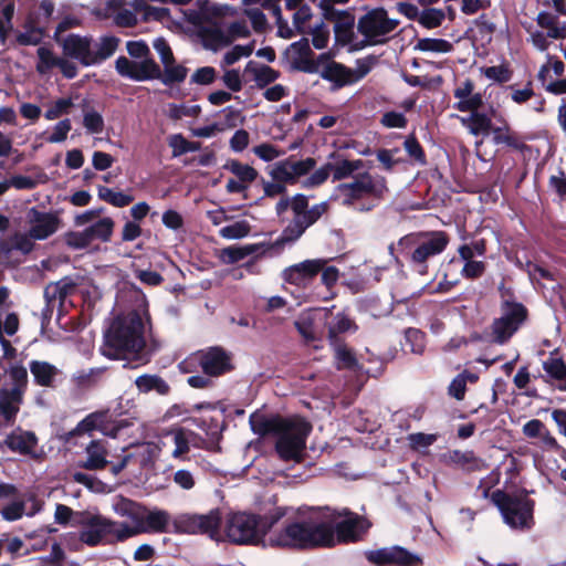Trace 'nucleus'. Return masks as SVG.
<instances>
[{
  "instance_id": "f257e3e1",
  "label": "nucleus",
  "mask_w": 566,
  "mask_h": 566,
  "mask_svg": "<svg viewBox=\"0 0 566 566\" xmlns=\"http://www.w3.org/2000/svg\"><path fill=\"white\" fill-rule=\"evenodd\" d=\"M251 429L261 437H276L275 451L284 461H301L306 439L312 431L310 422L301 418H285L280 415H251Z\"/></svg>"
},
{
  "instance_id": "f03ea898",
  "label": "nucleus",
  "mask_w": 566,
  "mask_h": 566,
  "mask_svg": "<svg viewBox=\"0 0 566 566\" xmlns=\"http://www.w3.org/2000/svg\"><path fill=\"white\" fill-rule=\"evenodd\" d=\"M450 242V235L442 230L412 232L403 235L397 245L390 244L389 253L398 266L405 263L417 274L427 275L429 263L444 252Z\"/></svg>"
},
{
  "instance_id": "7ed1b4c3",
  "label": "nucleus",
  "mask_w": 566,
  "mask_h": 566,
  "mask_svg": "<svg viewBox=\"0 0 566 566\" xmlns=\"http://www.w3.org/2000/svg\"><path fill=\"white\" fill-rule=\"evenodd\" d=\"M334 534L328 522L286 520L280 530H271L268 545L272 548L311 551L333 547Z\"/></svg>"
},
{
  "instance_id": "20e7f679",
  "label": "nucleus",
  "mask_w": 566,
  "mask_h": 566,
  "mask_svg": "<svg viewBox=\"0 0 566 566\" xmlns=\"http://www.w3.org/2000/svg\"><path fill=\"white\" fill-rule=\"evenodd\" d=\"M286 507L276 506L264 514L237 512L226 520L224 535L234 545L269 547L271 530L285 517Z\"/></svg>"
},
{
  "instance_id": "39448f33",
  "label": "nucleus",
  "mask_w": 566,
  "mask_h": 566,
  "mask_svg": "<svg viewBox=\"0 0 566 566\" xmlns=\"http://www.w3.org/2000/svg\"><path fill=\"white\" fill-rule=\"evenodd\" d=\"M144 322L136 311L116 316L104 334L102 354L109 359H124L137 355L146 346Z\"/></svg>"
},
{
  "instance_id": "423d86ee",
  "label": "nucleus",
  "mask_w": 566,
  "mask_h": 566,
  "mask_svg": "<svg viewBox=\"0 0 566 566\" xmlns=\"http://www.w3.org/2000/svg\"><path fill=\"white\" fill-rule=\"evenodd\" d=\"M336 189L343 198V206L359 211L373 210L389 191L385 177L373 176L367 171L355 175L350 182H342Z\"/></svg>"
},
{
  "instance_id": "0eeeda50",
  "label": "nucleus",
  "mask_w": 566,
  "mask_h": 566,
  "mask_svg": "<svg viewBox=\"0 0 566 566\" xmlns=\"http://www.w3.org/2000/svg\"><path fill=\"white\" fill-rule=\"evenodd\" d=\"M115 70L123 77L136 82L158 80L168 87L182 83L188 75V69L176 62L161 69L155 60L133 61L124 55L116 59Z\"/></svg>"
},
{
  "instance_id": "6e6552de",
  "label": "nucleus",
  "mask_w": 566,
  "mask_h": 566,
  "mask_svg": "<svg viewBox=\"0 0 566 566\" xmlns=\"http://www.w3.org/2000/svg\"><path fill=\"white\" fill-rule=\"evenodd\" d=\"M119 42V38L115 35H104L99 39L97 50L94 51L91 36L71 33L63 36L57 43L61 45L65 57L76 60L83 66H91L111 57L117 50Z\"/></svg>"
},
{
  "instance_id": "1a4fd4ad",
  "label": "nucleus",
  "mask_w": 566,
  "mask_h": 566,
  "mask_svg": "<svg viewBox=\"0 0 566 566\" xmlns=\"http://www.w3.org/2000/svg\"><path fill=\"white\" fill-rule=\"evenodd\" d=\"M534 491L521 489L516 493L495 490L491 501L501 512L504 522L514 530H531L534 525L535 501L530 499Z\"/></svg>"
},
{
  "instance_id": "9d476101",
  "label": "nucleus",
  "mask_w": 566,
  "mask_h": 566,
  "mask_svg": "<svg viewBox=\"0 0 566 566\" xmlns=\"http://www.w3.org/2000/svg\"><path fill=\"white\" fill-rule=\"evenodd\" d=\"M75 523L83 526L78 539L90 547L125 542V539L117 538L120 531L118 522L108 520L101 514L80 513L76 515Z\"/></svg>"
},
{
  "instance_id": "9b49d317",
  "label": "nucleus",
  "mask_w": 566,
  "mask_h": 566,
  "mask_svg": "<svg viewBox=\"0 0 566 566\" xmlns=\"http://www.w3.org/2000/svg\"><path fill=\"white\" fill-rule=\"evenodd\" d=\"M527 318L528 310L523 303L500 304V317L491 324L492 342L499 345L509 343Z\"/></svg>"
},
{
  "instance_id": "f8f14e48",
  "label": "nucleus",
  "mask_w": 566,
  "mask_h": 566,
  "mask_svg": "<svg viewBox=\"0 0 566 566\" xmlns=\"http://www.w3.org/2000/svg\"><path fill=\"white\" fill-rule=\"evenodd\" d=\"M222 522L220 509L210 510L207 514H181L174 521L177 533L201 534L212 539L219 536Z\"/></svg>"
},
{
  "instance_id": "ddd939ff",
  "label": "nucleus",
  "mask_w": 566,
  "mask_h": 566,
  "mask_svg": "<svg viewBox=\"0 0 566 566\" xmlns=\"http://www.w3.org/2000/svg\"><path fill=\"white\" fill-rule=\"evenodd\" d=\"M196 357L202 373L208 377H220L235 368L232 353L219 345L198 350Z\"/></svg>"
},
{
  "instance_id": "4468645a",
  "label": "nucleus",
  "mask_w": 566,
  "mask_h": 566,
  "mask_svg": "<svg viewBox=\"0 0 566 566\" xmlns=\"http://www.w3.org/2000/svg\"><path fill=\"white\" fill-rule=\"evenodd\" d=\"M333 520L344 516L345 518L335 526L332 525V532L334 534L333 547L336 544H347V543H356L361 538V534H364L368 524H366V520L349 511L348 509H343L342 511H334L331 515Z\"/></svg>"
},
{
  "instance_id": "2eb2a0df",
  "label": "nucleus",
  "mask_w": 566,
  "mask_h": 566,
  "mask_svg": "<svg viewBox=\"0 0 566 566\" xmlns=\"http://www.w3.org/2000/svg\"><path fill=\"white\" fill-rule=\"evenodd\" d=\"M369 562L380 566H422L419 555L410 553L401 546L380 548L368 553Z\"/></svg>"
},
{
  "instance_id": "dca6fc26",
  "label": "nucleus",
  "mask_w": 566,
  "mask_h": 566,
  "mask_svg": "<svg viewBox=\"0 0 566 566\" xmlns=\"http://www.w3.org/2000/svg\"><path fill=\"white\" fill-rule=\"evenodd\" d=\"M27 220L30 224L29 237L34 240L48 239L61 224V219L55 212L40 211L36 207L29 209Z\"/></svg>"
},
{
  "instance_id": "f3484780",
  "label": "nucleus",
  "mask_w": 566,
  "mask_h": 566,
  "mask_svg": "<svg viewBox=\"0 0 566 566\" xmlns=\"http://www.w3.org/2000/svg\"><path fill=\"white\" fill-rule=\"evenodd\" d=\"M325 264L326 261L323 259L305 260L284 269L282 279L289 284L306 287L318 275Z\"/></svg>"
},
{
  "instance_id": "a211bd4d",
  "label": "nucleus",
  "mask_w": 566,
  "mask_h": 566,
  "mask_svg": "<svg viewBox=\"0 0 566 566\" xmlns=\"http://www.w3.org/2000/svg\"><path fill=\"white\" fill-rule=\"evenodd\" d=\"M146 507L132 501V500H125L119 509V513L124 516L129 517L134 522V526L128 525L124 522H118V539H128L133 536H136L138 534L145 533V528L142 527Z\"/></svg>"
},
{
  "instance_id": "6ab92c4d",
  "label": "nucleus",
  "mask_w": 566,
  "mask_h": 566,
  "mask_svg": "<svg viewBox=\"0 0 566 566\" xmlns=\"http://www.w3.org/2000/svg\"><path fill=\"white\" fill-rule=\"evenodd\" d=\"M23 401L24 397L15 390L0 388V422L13 426Z\"/></svg>"
},
{
  "instance_id": "aec40b11",
  "label": "nucleus",
  "mask_w": 566,
  "mask_h": 566,
  "mask_svg": "<svg viewBox=\"0 0 566 566\" xmlns=\"http://www.w3.org/2000/svg\"><path fill=\"white\" fill-rule=\"evenodd\" d=\"M322 78L333 83V90H339L355 83L353 70L342 63L331 61L321 72Z\"/></svg>"
},
{
  "instance_id": "412c9836",
  "label": "nucleus",
  "mask_w": 566,
  "mask_h": 566,
  "mask_svg": "<svg viewBox=\"0 0 566 566\" xmlns=\"http://www.w3.org/2000/svg\"><path fill=\"white\" fill-rule=\"evenodd\" d=\"M29 368L35 385L48 388L54 387L55 378L60 374L56 366L49 361L34 359L29 363Z\"/></svg>"
},
{
  "instance_id": "4be33fe9",
  "label": "nucleus",
  "mask_w": 566,
  "mask_h": 566,
  "mask_svg": "<svg viewBox=\"0 0 566 566\" xmlns=\"http://www.w3.org/2000/svg\"><path fill=\"white\" fill-rule=\"evenodd\" d=\"M492 140L495 145H505L514 150L524 151L527 145L522 140L521 136L511 129L510 125L504 122L503 126L494 127L492 125Z\"/></svg>"
},
{
  "instance_id": "5701e85b",
  "label": "nucleus",
  "mask_w": 566,
  "mask_h": 566,
  "mask_svg": "<svg viewBox=\"0 0 566 566\" xmlns=\"http://www.w3.org/2000/svg\"><path fill=\"white\" fill-rule=\"evenodd\" d=\"M86 460L78 463L80 468L102 470L108 464L106 460L107 451L101 441L92 440L86 447Z\"/></svg>"
},
{
  "instance_id": "b1692460",
  "label": "nucleus",
  "mask_w": 566,
  "mask_h": 566,
  "mask_svg": "<svg viewBox=\"0 0 566 566\" xmlns=\"http://www.w3.org/2000/svg\"><path fill=\"white\" fill-rule=\"evenodd\" d=\"M135 386L140 394L155 391L160 396H167L171 388L169 384L159 375L144 374L135 379Z\"/></svg>"
},
{
  "instance_id": "393cba45",
  "label": "nucleus",
  "mask_w": 566,
  "mask_h": 566,
  "mask_svg": "<svg viewBox=\"0 0 566 566\" xmlns=\"http://www.w3.org/2000/svg\"><path fill=\"white\" fill-rule=\"evenodd\" d=\"M543 369L559 390L566 391V364L562 357H556V350L543 361Z\"/></svg>"
},
{
  "instance_id": "a878e982",
  "label": "nucleus",
  "mask_w": 566,
  "mask_h": 566,
  "mask_svg": "<svg viewBox=\"0 0 566 566\" xmlns=\"http://www.w3.org/2000/svg\"><path fill=\"white\" fill-rule=\"evenodd\" d=\"M4 443L11 451L28 455L31 454L36 447L38 438L32 431H23L20 434H9Z\"/></svg>"
},
{
  "instance_id": "bb28decb",
  "label": "nucleus",
  "mask_w": 566,
  "mask_h": 566,
  "mask_svg": "<svg viewBox=\"0 0 566 566\" xmlns=\"http://www.w3.org/2000/svg\"><path fill=\"white\" fill-rule=\"evenodd\" d=\"M460 123L473 136H488L492 129V119L486 113H472L467 117H459Z\"/></svg>"
},
{
  "instance_id": "cd10ccee",
  "label": "nucleus",
  "mask_w": 566,
  "mask_h": 566,
  "mask_svg": "<svg viewBox=\"0 0 566 566\" xmlns=\"http://www.w3.org/2000/svg\"><path fill=\"white\" fill-rule=\"evenodd\" d=\"M381 14L382 8H377L360 17L357 24L358 32L367 39L381 36Z\"/></svg>"
},
{
  "instance_id": "c85d7f7f",
  "label": "nucleus",
  "mask_w": 566,
  "mask_h": 566,
  "mask_svg": "<svg viewBox=\"0 0 566 566\" xmlns=\"http://www.w3.org/2000/svg\"><path fill=\"white\" fill-rule=\"evenodd\" d=\"M23 28L24 32L19 33L17 36V42L20 45H38L42 42L45 35V28L39 25L36 18L29 14Z\"/></svg>"
},
{
  "instance_id": "c756f323",
  "label": "nucleus",
  "mask_w": 566,
  "mask_h": 566,
  "mask_svg": "<svg viewBox=\"0 0 566 566\" xmlns=\"http://www.w3.org/2000/svg\"><path fill=\"white\" fill-rule=\"evenodd\" d=\"M358 329L357 324L345 313H337L328 325L327 337L331 344L339 342V335L348 332L355 333Z\"/></svg>"
},
{
  "instance_id": "7c9ffc66",
  "label": "nucleus",
  "mask_w": 566,
  "mask_h": 566,
  "mask_svg": "<svg viewBox=\"0 0 566 566\" xmlns=\"http://www.w3.org/2000/svg\"><path fill=\"white\" fill-rule=\"evenodd\" d=\"M245 71L253 74L256 87L260 90L265 88L280 77L279 71L265 64L256 66L253 61L247 64Z\"/></svg>"
},
{
  "instance_id": "2f4dec72",
  "label": "nucleus",
  "mask_w": 566,
  "mask_h": 566,
  "mask_svg": "<svg viewBox=\"0 0 566 566\" xmlns=\"http://www.w3.org/2000/svg\"><path fill=\"white\" fill-rule=\"evenodd\" d=\"M262 247L263 244L256 243L245 244L242 247H228L221 250L220 260L224 264H235L245 259L247 256L256 253Z\"/></svg>"
},
{
  "instance_id": "473e14b6",
  "label": "nucleus",
  "mask_w": 566,
  "mask_h": 566,
  "mask_svg": "<svg viewBox=\"0 0 566 566\" xmlns=\"http://www.w3.org/2000/svg\"><path fill=\"white\" fill-rule=\"evenodd\" d=\"M169 513L164 510H146L142 527L145 533H164L169 523Z\"/></svg>"
},
{
  "instance_id": "72a5a7b5",
  "label": "nucleus",
  "mask_w": 566,
  "mask_h": 566,
  "mask_svg": "<svg viewBox=\"0 0 566 566\" xmlns=\"http://www.w3.org/2000/svg\"><path fill=\"white\" fill-rule=\"evenodd\" d=\"M107 421V411H96L87 415L81 420L75 429L71 432L72 436H80L82 433L91 432L93 430H106L105 423Z\"/></svg>"
},
{
  "instance_id": "f704fd0d",
  "label": "nucleus",
  "mask_w": 566,
  "mask_h": 566,
  "mask_svg": "<svg viewBox=\"0 0 566 566\" xmlns=\"http://www.w3.org/2000/svg\"><path fill=\"white\" fill-rule=\"evenodd\" d=\"M202 44L206 49L217 51L220 46L231 44V38L227 35L220 28H203L200 31Z\"/></svg>"
},
{
  "instance_id": "c9c22d12",
  "label": "nucleus",
  "mask_w": 566,
  "mask_h": 566,
  "mask_svg": "<svg viewBox=\"0 0 566 566\" xmlns=\"http://www.w3.org/2000/svg\"><path fill=\"white\" fill-rule=\"evenodd\" d=\"M81 108L83 111V126L86 130L91 134H101L104 129L103 116L90 106L87 99L82 101Z\"/></svg>"
},
{
  "instance_id": "e433bc0d",
  "label": "nucleus",
  "mask_w": 566,
  "mask_h": 566,
  "mask_svg": "<svg viewBox=\"0 0 566 566\" xmlns=\"http://www.w3.org/2000/svg\"><path fill=\"white\" fill-rule=\"evenodd\" d=\"M450 460L468 472H475L482 469V460L472 450H454L450 453Z\"/></svg>"
},
{
  "instance_id": "4c0bfd02",
  "label": "nucleus",
  "mask_w": 566,
  "mask_h": 566,
  "mask_svg": "<svg viewBox=\"0 0 566 566\" xmlns=\"http://www.w3.org/2000/svg\"><path fill=\"white\" fill-rule=\"evenodd\" d=\"M355 17L346 12L339 20L335 22L334 33L336 42L346 45L354 39Z\"/></svg>"
},
{
  "instance_id": "58836bf2",
  "label": "nucleus",
  "mask_w": 566,
  "mask_h": 566,
  "mask_svg": "<svg viewBox=\"0 0 566 566\" xmlns=\"http://www.w3.org/2000/svg\"><path fill=\"white\" fill-rule=\"evenodd\" d=\"M192 422L212 440H219L226 427L224 421L218 417L193 418Z\"/></svg>"
},
{
  "instance_id": "ea45409f",
  "label": "nucleus",
  "mask_w": 566,
  "mask_h": 566,
  "mask_svg": "<svg viewBox=\"0 0 566 566\" xmlns=\"http://www.w3.org/2000/svg\"><path fill=\"white\" fill-rule=\"evenodd\" d=\"M114 221L109 217H105L96 221L94 224L87 227V232L92 242L94 240H101L102 242H108L114 231Z\"/></svg>"
},
{
  "instance_id": "a19ab883",
  "label": "nucleus",
  "mask_w": 566,
  "mask_h": 566,
  "mask_svg": "<svg viewBox=\"0 0 566 566\" xmlns=\"http://www.w3.org/2000/svg\"><path fill=\"white\" fill-rule=\"evenodd\" d=\"M8 374L12 382V387L8 388V390H15V392L24 397L29 382L27 368L21 364H15L10 366Z\"/></svg>"
},
{
  "instance_id": "79ce46f5",
  "label": "nucleus",
  "mask_w": 566,
  "mask_h": 566,
  "mask_svg": "<svg viewBox=\"0 0 566 566\" xmlns=\"http://www.w3.org/2000/svg\"><path fill=\"white\" fill-rule=\"evenodd\" d=\"M224 169L231 171L243 184H251L258 178V171L253 167L242 164L237 159H230L224 166Z\"/></svg>"
},
{
  "instance_id": "37998d69",
  "label": "nucleus",
  "mask_w": 566,
  "mask_h": 566,
  "mask_svg": "<svg viewBox=\"0 0 566 566\" xmlns=\"http://www.w3.org/2000/svg\"><path fill=\"white\" fill-rule=\"evenodd\" d=\"M453 45L444 39L422 38L415 45V50L422 52L448 53L452 51Z\"/></svg>"
},
{
  "instance_id": "c03bdc74",
  "label": "nucleus",
  "mask_w": 566,
  "mask_h": 566,
  "mask_svg": "<svg viewBox=\"0 0 566 566\" xmlns=\"http://www.w3.org/2000/svg\"><path fill=\"white\" fill-rule=\"evenodd\" d=\"M14 0H0V38L4 41L12 30Z\"/></svg>"
},
{
  "instance_id": "a18cd8bd",
  "label": "nucleus",
  "mask_w": 566,
  "mask_h": 566,
  "mask_svg": "<svg viewBox=\"0 0 566 566\" xmlns=\"http://www.w3.org/2000/svg\"><path fill=\"white\" fill-rule=\"evenodd\" d=\"M305 231L306 228L303 223L294 217L293 220L283 229L281 235L276 240V244L283 245L286 243H293L298 240Z\"/></svg>"
},
{
  "instance_id": "49530a36",
  "label": "nucleus",
  "mask_w": 566,
  "mask_h": 566,
  "mask_svg": "<svg viewBox=\"0 0 566 566\" xmlns=\"http://www.w3.org/2000/svg\"><path fill=\"white\" fill-rule=\"evenodd\" d=\"M446 19V12L437 8H424L418 18L419 24L426 29L439 28Z\"/></svg>"
},
{
  "instance_id": "de8ad7c7",
  "label": "nucleus",
  "mask_w": 566,
  "mask_h": 566,
  "mask_svg": "<svg viewBox=\"0 0 566 566\" xmlns=\"http://www.w3.org/2000/svg\"><path fill=\"white\" fill-rule=\"evenodd\" d=\"M335 345V358L337 360L336 368L340 369H354L358 361L355 354L345 344L337 343Z\"/></svg>"
},
{
  "instance_id": "09e8293b",
  "label": "nucleus",
  "mask_w": 566,
  "mask_h": 566,
  "mask_svg": "<svg viewBox=\"0 0 566 566\" xmlns=\"http://www.w3.org/2000/svg\"><path fill=\"white\" fill-rule=\"evenodd\" d=\"M313 56L314 55H308L294 59L292 63L293 69L310 74L317 73L319 63L325 62L329 59V55L327 53L319 54L317 60H314Z\"/></svg>"
},
{
  "instance_id": "8fccbe9b",
  "label": "nucleus",
  "mask_w": 566,
  "mask_h": 566,
  "mask_svg": "<svg viewBox=\"0 0 566 566\" xmlns=\"http://www.w3.org/2000/svg\"><path fill=\"white\" fill-rule=\"evenodd\" d=\"M134 7L136 11H144V21L155 20L163 22L170 17L168 8L153 7L145 3L143 0L136 1Z\"/></svg>"
},
{
  "instance_id": "3c124183",
  "label": "nucleus",
  "mask_w": 566,
  "mask_h": 566,
  "mask_svg": "<svg viewBox=\"0 0 566 566\" xmlns=\"http://www.w3.org/2000/svg\"><path fill=\"white\" fill-rule=\"evenodd\" d=\"M36 54H38V63H36L38 73L46 74L53 67H57L60 57L55 56L54 53L50 49H48L45 46H40L36 51Z\"/></svg>"
},
{
  "instance_id": "603ef678",
  "label": "nucleus",
  "mask_w": 566,
  "mask_h": 566,
  "mask_svg": "<svg viewBox=\"0 0 566 566\" xmlns=\"http://www.w3.org/2000/svg\"><path fill=\"white\" fill-rule=\"evenodd\" d=\"M426 335L422 331L409 327L405 331V347L413 354H422L424 350Z\"/></svg>"
},
{
  "instance_id": "864d4df0",
  "label": "nucleus",
  "mask_w": 566,
  "mask_h": 566,
  "mask_svg": "<svg viewBox=\"0 0 566 566\" xmlns=\"http://www.w3.org/2000/svg\"><path fill=\"white\" fill-rule=\"evenodd\" d=\"M251 231V226L247 220L235 221L232 224L220 229L219 234L224 239H242Z\"/></svg>"
},
{
  "instance_id": "5fc2aeb1",
  "label": "nucleus",
  "mask_w": 566,
  "mask_h": 566,
  "mask_svg": "<svg viewBox=\"0 0 566 566\" xmlns=\"http://www.w3.org/2000/svg\"><path fill=\"white\" fill-rule=\"evenodd\" d=\"M403 148L415 161L424 165L427 163V156L423 147L419 143L415 134H410L403 142Z\"/></svg>"
},
{
  "instance_id": "6e6d98bb",
  "label": "nucleus",
  "mask_w": 566,
  "mask_h": 566,
  "mask_svg": "<svg viewBox=\"0 0 566 566\" xmlns=\"http://www.w3.org/2000/svg\"><path fill=\"white\" fill-rule=\"evenodd\" d=\"M484 75L489 80L503 84L511 81L513 76V71L511 70L509 63H502L500 65L489 66L484 69Z\"/></svg>"
},
{
  "instance_id": "4d7b16f0",
  "label": "nucleus",
  "mask_w": 566,
  "mask_h": 566,
  "mask_svg": "<svg viewBox=\"0 0 566 566\" xmlns=\"http://www.w3.org/2000/svg\"><path fill=\"white\" fill-rule=\"evenodd\" d=\"M328 210V205L326 202H321L314 205L311 208H307L301 216L295 217L303 223V226L307 229L313 226L317 220Z\"/></svg>"
},
{
  "instance_id": "13d9d810",
  "label": "nucleus",
  "mask_w": 566,
  "mask_h": 566,
  "mask_svg": "<svg viewBox=\"0 0 566 566\" xmlns=\"http://www.w3.org/2000/svg\"><path fill=\"white\" fill-rule=\"evenodd\" d=\"M65 243L67 247L72 249L81 250L87 248L92 243V240L90 238L87 229H84L83 231L66 232Z\"/></svg>"
},
{
  "instance_id": "bf43d9fd",
  "label": "nucleus",
  "mask_w": 566,
  "mask_h": 566,
  "mask_svg": "<svg viewBox=\"0 0 566 566\" xmlns=\"http://www.w3.org/2000/svg\"><path fill=\"white\" fill-rule=\"evenodd\" d=\"M126 50L133 59H140V61L154 60L149 46L143 40L128 41L126 43Z\"/></svg>"
},
{
  "instance_id": "052dcab7",
  "label": "nucleus",
  "mask_w": 566,
  "mask_h": 566,
  "mask_svg": "<svg viewBox=\"0 0 566 566\" xmlns=\"http://www.w3.org/2000/svg\"><path fill=\"white\" fill-rule=\"evenodd\" d=\"M483 106V98L480 93L471 94L464 101H459L453 104V108L459 112H470L471 114L480 113L479 109Z\"/></svg>"
},
{
  "instance_id": "680f3d73",
  "label": "nucleus",
  "mask_w": 566,
  "mask_h": 566,
  "mask_svg": "<svg viewBox=\"0 0 566 566\" xmlns=\"http://www.w3.org/2000/svg\"><path fill=\"white\" fill-rule=\"evenodd\" d=\"M153 46L159 54L160 61L164 66L168 64H174L176 62L174 52L165 38L160 36L155 39L153 42Z\"/></svg>"
},
{
  "instance_id": "e2e57ef3",
  "label": "nucleus",
  "mask_w": 566,
  "mask_h": 566,
  "mask_svg": "<svg viewBox=\"0 0 566 566\" xmlns=\"http://www.w3.org/2000/svg\"><path fill=\"white\" fill-rule=\"evenodd\" d=\"M72 106V98H59L50 108L45 111L44 117L48 120L56 119L63 114H67Z\"/></svg>"
},
{
  "instance_id": "0e129e2a",
  "label": "nucleus",
  "mask_w": 566,
  "mask_h": 566,
  "mask_svg": "<svg viewBox=\"0 0 566 566\" xmlns=\"http://www.w3.org/2000/svg\"><path fill=\"white\" fill-rule=\"evenodd\" d=\"M485 270V262L472 260L464 263L461 270V275L468 280H476L484 274Z\"/></svg>"
},
{
  "instance_id": "69168bd1",
  "label": "nucleus",
  "mask_w": 566,
  "mask_h": 566,
  "mask_svg": "<svg viewBox=\"0 0 566 566\" xmlns=\"http://www.w3.org/2000/svg\"><path fill=\"white\" fill-rule=\"evenodd\" d=\"M244 13L250 19L252 28L256 33H263L268 29V19L260 9H247Z\"/></svg>"
},
{
  "instance_id": "338daca9",
  "label": "nucleus",
  "mask_w": 566,
  "mask_h": 566,
  "mask_svg": "<svg viewBox=\"0 0 566 566\" xmlns=\"http://www.w3.org/2000/svg\"><path fill=\"white\" fill-rule=\"evenodd\" d=\"M332 174V163H327L315 170L305 181V187H317L323 185Z\"/></svg>"
},
{
  "instance_id": "774afa93",
  "label": "nucleus",
  "mask_w": 566,
  "mask_h": 566,
  "mask_svg": "<svg viewBox=\"0 0 566 566\" xmlns=\"http://www.w3.org/2000/svg\"><path fill=\"white\" fill-rule=\"evenodd\" d=\"M24 510L25 505L23 501H14L1 509V515L6 521L13 522L23 516Z\"/></svg>"
}]
</instances>
